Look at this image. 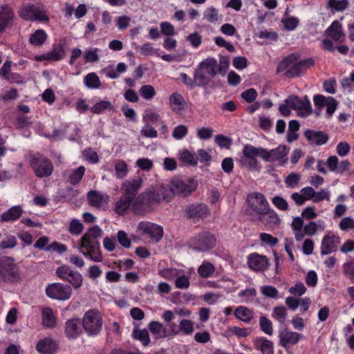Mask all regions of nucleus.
<instances>
[{
	"mask_svg": "<svg viewBox=\"0 0 354 354\" xmlns=\"http://www.w3.org/2000/svg\"><path fill=\"white\" fill-rule=\"evenodd\" d=\"M102 235V230L98 225L90 227L79 241V252L94 262H102L103 258L99 242Z\"/></svg>",
	"mask_w": 354,
	"mask_h": 354,
	"instance_id": "f257e3e1",
	"label": "nucleus"
},
{
	"mask_svg": "<svg viewBox=\"0 0 354 354\" xmlns=\"http://www.w3.org/2000/svg\"><path fill=\"white\" fill-rule=\"evenodd\" d=\"M198 187V182L193 178L183 180L174 177L170 180L167 193L170 194V201L174 196H187L193 193Z\"/></svg>",
	"mask_w": 354,
	"mask_h": 354,
	"instance_id": "f03ea898",
	"label": "nucleus"
},
{
	"mask_svg": "<svg viewBox=\"0 0 354 354\" xmlns=\"http://www.w3.org/2000/svg\"><path fill=\"white\" fill-rule=\"evenodd\" d=\"M257 157L263 160V147H255L250 144L245 145L239 163L241 167H245L250 170L259 171L261 167Z\"/></svg>",
	"mask_w": 354,
	"mask_h": 354,
	"instance_id": "7ed1b4c3",
	"label": "nucleus"
},
{
	"mask_svg": "<svg viewBox=\"0 0 354 354\" xmlns=\"http://www.w3.org/2000/svg\"><path fill=\"white\" fill-rule=\"evenodd\" d=\"M102 323L100 312L95 309H91L84 313L82 326L88 336H95L101 331Z\"/></svg>",
	"mask_w": 354,
	"mask_h": 354,
	"instance_id": "20e7f679",
	"label": "nucleus"
},
{
	"mask_svg": "<svg viewBox=\"0 0 354 354\" xmlns=\"http://www.w3.org/2000/svg\"><path fill=\"white\" fill-rule=\"evenodd\" d=\"M19 279V268L12 257H0V283L13 282Z\"/></svg>",
	"mask_w": 354,
	"mask_h": 354,
	"instance_id": "39448f33",
	"label": "nucleus"
},
{
	"mask_svg": "<svg viewBox=\"0 0 354 354\" xmlns=\"http://www.w3.org/2000/svg\"><path fill=\"white\" fill-rule=\"evenodd\" d=\"M19 15L22 19L28 21H47L49 19L46 14L44 6L41 3L22 6L19 11Z\"/></svg>",
	"mask_w": 354,
	"mask_h": 354,
	"instance_id": "423d86ee",
	"label": "nucleus"
},
{
	"mask_svg": "<svg viewBox=\"0 0 354 354\" xmlns=\"http://www.w3.org/2000/svg\"><path fill=\"white\" fill-rule=\"evenodd\" d=\"M29 162L35 174L39 178L48 177L53 171L51 161L41 154L37 153L30 156Z\"/></svg>",
	"mask_w": 354,
	"mask_h": 354,
	"instance_id": "0eeeda50",
	"label": "nucleus"
},
{
	"mask_svg": "<svg viewBox=\"0 0 354 354\" xmlns=\"http://www.w3.org/2000/svg\"><path fill=\"white\" fill-rule=\"evenodd\" d=\"M284 102L291 105L292 109L296 111L297 115L299 118H306L313 112L311 102L307 95L300 97L292 95L287 97Z\"/></svg>",
	"mask_w": 354,
	"mask_h": 354,
	"instance_id": "6e6552de",
	"label": "nucleus"
},
{
	"mask_svg": "<svg viewBox=\"0 0 354 354\" xmlns=\"http://www.w3.org/2000/svg\"><path fill=\"white\" fill-rule=\"evenodd\" d=\"M248 212L254 216H259L269 210L270 205L265 196L258 192L250 194L248 196Z\"/></svg>",
	"mask_w": 354,
	"mask_h": 354,
	"instance_id": "1a4fd4ad",
	"label": "nucleus"
},
{
	"mask_svg": "<svg viewBox=\"0 0 354 354\" xmlns=\"http://www.w3.org/2000/svg\"><path fill=\"white\" fill-rule=\"evenodd\" d=\"M288 153L289 148L285 145H279L270 150L263 147V160L276 163L278 166H284L288 162Z\"/></svg>",
	"mask_w": 354,
	"mask_h": 354,
	"instance_id": "9d476101",
	"label": "nucleus"
},
{
	"mask_svg": "<svg viewBox=\"0 0 354 354\" xmlns=\"http://www.w3.org/2000/svg\"><path fill=\"white\" fill-rule=\"evenodd\" d=\"M140 235L149 239L154 243L159 242L163 236V227L149 221H140L137 227Z\"/></svg>",
	"mask_w": 354,
	"mask_h": 354,
	"instance_id": "9b49d317",
	"label": "nucleus"
},
{
	"mask_svg": "<svg viewBox=\"0 0 354 354\" xmlns=\"http://www.w3.org/2000/svg\"><path fill=\"white\" fill-rule=\"evenodd\" d=\"M192 248L198 252H206L214 248L216 245V239L208 232H201L191 241Z\"/></svg>",
	"mask_w": 354,
	"mask_h": 354,
	"instance_id": "f8f14e48",
	"label": "nucleus"
},
{
	"mask_svg": "<svg viewBox=\"0 0 354 354\" xmlns=\"http://www.w3.org/2000/svg\"><path fill=\"white\" fill-rule=\"evenodd\" d=\"M252 221L258 225H263L267 230H274L278 227L281 219L277 213L269 207V210L266 211L259 216H254Z\"/></svg>",
	"mask_w": 354,
	"mask_h": 354,
	"instance_id": "ddd939ff",
	"label": "nucleus"
},
{
	"mask_svg": "<svg viewBox=\"0 0 354 354\" xmlns=\"http://www.w3.org/2000/svg\"><path fill=\"white\" fill-rule=\"evenodd\" d=\"M46 293L48 297L53 299L65 301L71 297L72 289L68 285L54 283L46 287Z\"/></svg>",
	"mask_w": 354,
	"mask_h": 354,
	"instance_id": "4468645a",
	"label": "nucleus"
},
{
	"mask_svg": "<svg viewBox=\"0 0 354 354\" xmlns=\"http://www.w3.org/2000/svg\"><path fill=\"white\" fill-rule=\"evenodd\" d=\"M142 194L147 202L148 201L151 206L159 204L162 200H165L167 202L170 201V194L167 193V187L164 185L156 189L144 192Z\"/></svg>",
	"mask_w": 354,
	"mask_h": 354,
	"instance_id": "2eb2a0df",
	"label": "nucleus"
},
{
	"mask_svg": "<svg viewBox=\"0 0 354 354\" xmlns=\"http://www.w3.org/2000/svg\"><path fill=\"white\" fill-rule=\"evenodd\" d=\"M247 264L254 272H264L268 268L269 259L266 255L252 252L247 257Z\"/></svg>",
	"mask_w": 354,
	"mask_h": 354,
	"instance_id": "dca6fc26",
	"label": "nucleus"
},
{
	"mask_svg": "<svg viewBox=\"0 0 354 354\" xmlns=\"http://www.w3.org/2000/svg\"><path fill=\"white\" fill-rule=\"evenodd\" d=\"M279 345L287 349L297 344L303 339V335L297 332L285 328L279 332Z\"/></svg>",
	"mask_w": 354,
	"mask_h": 354,
	"instance_id": "f3484780",
	"label": "nucleus"
},
{
	"mask_svg": "<svg viewBox=\"0 0 354 354\" xmlns=\"http://www.w3.org/2000/svg\"><path fill=\"white\" fill-rule=\"evenodd\" d=\"M315 106L326 108V117L330 118L337 109L338 102L333 97H326L323 95H315L313 96Z\"/></svg>",
	"mask_w": 354,
	"mask_h": 354,
	"instance_id": "a211bd4d",
	"label": "nucleus"
},
{
	"mask_svg": "<svg viewBox=\"0 0 354 354\" xmlns=\"http://www.w3.org/2000/svg\"><path fill=\"white\" fill-rule=\"evenodd\" d=\"M89 204L97 209L105 210L108 208L110 197L106 194L91 190L87 194Z\"/></svg>",
	"mask_w": 354,
	"mask_h": 354,
	"instance_id": "6ab92c4d",
	"label": "nucleus"
},
{
	"mask_svg": "<svg viewBox=\"0 0 354 354\" xmlns=\"http://www.w3.org/2000/svg\"><path fill=\"white\" fill-rule=\"evenodd\" d=\"M340 237L335 234H326L322 240L320 252L322 255L330 254L337 251L340 243Z\"/></svg>",
	"mask_w": 354,
	"mask_h": 354,
	"instance_id": "aec40b11",
	"label": "nucleus"
},
{
	"mask_svg": "<svg viewBox=\"0 0 354 354\" xmlns=\"http://www.w3.org/2000/svg\"><path fill=\"white\" fill-rule=\"evenodd\" d=\"M15 12L12 8L8 6H0V35L5 30L13 24Z\"/></svg>",
	"mask_w": 354,
	"mask_h": 354,
	"instance_id": "412c9836",
	"label": "nucleus"
},
{
	"mask_svg": "<svg viewBox=\"0 0 354 354\" xmlns=\"http://www.w3.org/2000/svg\"><path fill=\"white\" fill-rule=\"evenodd\" d=\"M66 55V50L62 44H53L52 49L48 53L41 55L38 59L40 61H54L62 60Z\"/></svg>",
	"mask_w": 354,
	"mask_h": 354,
	"instance_id": "4be33fe9",
	"label": "nucleus"
},
{
	"mask_svg": "<svg viewBox=\"0 0 354 354\" xmlns=\"http://www.w3.org/2000/svg\"><path fill=\"white\" fill-rule=\"evenodd\" d=\"M169 102L171 111L178 115H182L186 110L187 102L180 93H171L169 97Z\"/></svg>",
	"mask_w": 354,
	"mask_h": 354,
	"instance_id": "5701e85b",
	"label": "nucleus"
},
{
	"mask_svg": "<svg viewBox=\"0 0 354 354\" xmlns=\"http://www.w3.org/2000/svg\"><path fill=\"white\" fill-rule=\"evenodd\" d=\"M170 330V334L176 335L180 332L184 335H191L194 331V323L189 319H183L180 321L178 328L174 323L168 324Z\"/></svg>",
	"mask_w": 354,
	"mask_h": 354,
	"instance_id": "b1692460",
	"label": "nucleus"
},
{
	"mask_svg": "<svg viewBox=\"0 0 354 354\" xmlns=\"http://www.w3.org/2000/svg\"><path fill=\"white\" fill-rule=\"evenodd\" d=\"M314 64L313 59H306L299 62H292L290 69L286 73V77L293 78L301 74V73Z\"/></svg>",
	"mask_w": 354,
	"mask_h": 354,
	"instance_id": "393cba45",
	"label": "nucleus"
},
{
	"mask_svg": "<svg viewBox=\"0 0 354 354\" xmlns=\"http://www.w3.org/2000/svg\"><path fill=\"white\" fill-rule=\"evenodd\" d=\"M127 65L124 62H120L115 66L114 64H109L100 70V73L104 74L106 77L114 80L120 77L121 73L126 72Z\"/></svg>",
	"mask_w": 354,
	"mask_h": 354,
	"instance_id": "a878e982",
	"label": "nucleus"
},
{
	"mask_svg": "<svg viewBox=\"0 0 354 354\" xmlns=\"http://www.w3.org/2000/svg\"><path fill=\"white\" fill-rule=\"evenodd\" d=\"M131 209L135 214L144 216L150 211L151 205L141 193L133 201L132 200Z\"/></svg>",
	"mask_w": 354,
	"mask_h": 354,
	"instance_id": "bb28decb",
	"label": "nucleus"
},
{
	"mask_svg": "<svg viewBox=\"0 0 354 354\" xmlns=\"http://www.w3.org/2000/svg\"><path fill=\"white\" fill-rule=\"evenodd\" d=\"M82 323L78 318H72L65 324V334L69 339H76L82 333Z\"/></svg>",
	"mask_w": 354,
	"mask_h": 354,
	"instance_id": "cd10ccee",
	"label": "nucleus"
},
{
	"mask_svg": "<svg viewBox=\"0 0 354 354\" xmlns=\"http://www.w3.org/2000/svg\"><path fill=\"white\" fill-rule=\"evenodd\" d=\"M304 136L310 145H322L328 140V135L320 131L307 129Z\"/></svg>",
	"mask_w": 354,
	"mask_h": 354,
	"instance_id": "c85d7f7f",
	"label": "nucleus"
},
{
	"mask_svg": "<svg viewBox=\"0 0 354 354\" xmlns=\"http://www.w3.org/2000/svg\"><path fill=\"white\" fill-rule=\"evenodd\" d=\"M198 68L204 71L209 77H214L219 73L217 60L214 57H207L203 60L198 65Z\"/></svg>",
	"mask_w": 354,
	"mask_h": 354,
	"instance_id": "c756f323",
	"label": "nucleus"
},
{
	"mask_svg": "<svg viewBox=\"0 0 354 354\" xmlns=\"http://www.w3.org/2000/svg\"><path fill=\"white\" fill-rule=\"evenodd\" d=\"M142 184V178H137L131 180H125L122 183L121 189L125 194V196H130L133 198L141 187Z\"/></svg>",
	"mask_w": 354,
	"mask_h": 354,
	"instance_id": "7c9ffc66",
	"label": "nucleus"
},
{
	"mask_svg": "<svg viewBox=\"0 0 354 354\" xmlns=\"http://www.w3.org/2000/svg\"><path fill=\"white\" fill-rule=\"evenodd\" d=\"M186 213L189 218H203L209 214V209L204 204H192L187 207Z\"/></svg>",
	"mask_w": 354,
	"mask_h": 354,
	"instance_id": "2f4dec72",
	"label": "nucleus"
},
{
	"mask_svg": "<svg viewBox=\"0 0 354 354\" xmlns=\"http://www.w3.org/2000/svg\"><path fill=\"white\" fill-rule=\"evenodd\" d=\"M23 214L21 205H15L0 216V222H13L19 219Z\"/></svg>",
	"mask_w": 354,
	"mask_h": 354,
	"instance_id": "473e14b6",
	"label": "nucleus"
},
{
	"mask_svg": "<svg viewBox=\"0 0 354 354\" xmlns=\"http://www.w3.org/2000/svg\"><path fill=\"white\" fill-rule=\"evenodd\" d=\"M36 349L41 354H53L57 350V344L50 338H45L37 342Z\"/></svg>",
	"mask_w": 354,
	"mask_h": 354,
	"instance_id": "72a5a7b5",
	"label": "nucleus"
},
{
	"mask_svg": "<svg viewBox=\"0 0 354 354\" xmlns=\"http://www.w3.org/2000/svg\"><path fill=\"white\" fill-rule=\"evenodd\" d=\"M326 33L329 37L335 41H342L344 37L342 26L338 21H335L328 28Z\"/></svg>",
	"mask_w": 354,
	"mask_h": 354,
	"instance_id": "f704fd0d",
	"label": "nucleus"
},
{
	"mask_svg": "<svg viewBox=\"0 0 354 354\" xmlns=\"http://www.w3.org/2000/svg\"><path fill=\"white\" fill-rule=\"evenodd\" d=\"M325 228L324 221L319 220L317 221H310L308 223L304 225L303 235L313 236L316 234L319 230H324Z\"/></svg>",
	"mask_w": 354,
	"mask_h": 354,
	"instance_id": "c9c22d12",
	"label": "nucleus"
},
{
	"mask_svg": "<svg viewBox=\"0 0 354 354\" xmlns=\"http://www.w3.org/2000/svg\"><path fill=\"white\" fill-rule=\"evenodd\" d=\"M191 315V311L186 308H178L172 310H165L162 315L164 321L170 324V322L175 318V315L179 317H189Z\"/></svg>",
	"mask_w": 354,
	"mask_h": 354,
	"instance_id": "e433bc0d",
	"label": "nucleus"
},
{
	"mask_svg": "<svg viewBox=\"0 0 354 354\" xmlns=\"http://www.w3.org/2000/svg\"><path fill=\"white\" fill-rule=\"evenodd\" d=\"M86 169L84 166L66 171L68 176V181L72 185H77L80 183L84 176Z\"/></svg>",
	"mask_w": 354,
	"mask_h": 354,
	"instance_id": "4c0bfd02",
	"label": "nucleus"
},
{
	"mask_svg": "<svg viewBox=\"0 0 354 354\" xmlns=\"http://www.w3.org/2000/svg\"><path fill=\"white\" fill-rule=\"evenodd\" d=\"M132 204V197L130 196H122L116 202L115 212L118 215H124Z\"/></svg>",
	"mask_w": 354,
	"mask_h": 354,
	"instance_id": "58836bf2",
	"label": "nucleus"
},
{
	"mask_svg": "<svg viewBox=\"0 0 354 354\" xmlns=\"http://www.w3.org/2000/svg\"><path fill=\"white\" fill-rule=\"evenodd\" d=\"M254 345L262 354H274V344L272 341L264 337H259L255 340Z\"/></svg>",
	"mask_w": 354,
	"mask_h": 354,
	"instance_id": "ea45409f",
	"label": "nucleus"
},
{
	"mask_svg": "<svg viewBox=\"0 0 354 354\" xmlns=\"http://www.w3.org/2000/svg\"><path fill=\"white\" fill-rule=\"evenodd\" d=\"M149 330L156 339L164 338L168 336L166 328L163 324L159 322H151L149 324ZM170 334H169V335Z\"/></svg>",
	"mask_w": 354,
	"mask_h": 354,
	"instance_id": "a19ab883",
	"label": "nucleus"
},
{
	"mask_svg": "<svg viewBox=\"0 0 354 354\" xmlns=\"http://www.w3.org/2000/svg\"><path fill=\"white\" fill-rule=\"evenodd\" d=\"M48 39L47 33L41 29L32 32L29 37V43L34 46H42Z\"/></svg>",
	"mask_w": 354,
	"mask_h": 354,
	"instance_id": "79ce46f5",
	"label": "nucleus"
},
{
	"mask_svg": "<svg viewBox=\"0 0 354 354\" xmlns=\"http://www.w3.org/2000/svg\"><path fill=\"white\" fill-rule=\"evenodd\" d=\"M234 316L245 323H250L253 319V313L251 310L245 306H239L234 310Z\"/></svg>",
	"mask_w": 354,
	"mask_h": 354,
	"instance_id": "37998d69",
	"label": "nucleus"
},
{
	"mask_svg": "<svg viewBox=\"0 0 354 354\" xmlns=\"http://www.w3.org/2000/svg\"><path fill=\"white\" fill-rule=\"evenodd\" d=\"M297 57L296 55L291 54L288 57H285L281 62H279L277 68V73H283L284 76L286 77V73L290 69L292 62L297 61Z\"/></svg>",
	"mask_w": 354,
	"mask_h": 354,
	"instance_id": "c03bdc74",
	"label": "nucleus"
},
{
	"mask_svg": "<svg viewBox=\"0 0 354 354\" xmlns=\"http://www.w3.org/2000/svg\"><path fill=\"white\" fill-rule=\"evenodd\" d=\"M84 86L88 89H97L101 86V82L97 75L91 72L88 73L84 77Z\"/></svg>",
	"mask_w": 354,
	"mask_h": 354,
	"instance_id": "a18cd8bd",
	"label": "nucleus"
},
{
	"mask_svg": "<svg viewBox=\"0 0 354 354\" xmlns=\"http://www.w3.org/2000/svg\"><path fill=\"white\" fill-rule=\"evenodd\" d=\"M302 227H304L303 218L299 216L294 218L291 223V228L297 241H300L304 239Z\"/></svg>",
	"mask_w": 354,
	"mask_h": 354,
	"instance_id": "49530a36",
	"label": "nucleus"
},
{
	"mask_svg": "<svg viewBox=\"0 0 354 354\" xmlns=\"http://www.w3.org/2000/svg\"><path fill=\"white\" fill-rule=\"evenodd\" d=\"M215 271L216 268L214 265L207 261H203L197 270L198 275L202 278L212 277Z\"/></svg>",
	"mask_w": 354,
	"mask_h": 354,
	"instance_id": "de8ad7c7",
	"label": "nucleus"
},
{
	"mask_svg": "<svg viewBox=\"0 0 354 354\" xmlns=\"http://www.w3.org/2000/svg\"><path fill=\"white\" fill-rule=\"evenodd\" d=\"M349 6L348 0H328L327 8L332 12H343L347 9Z\"/></svg>",
	"mask_w": 354,
	"mask_h": 354,
	"instance_id": "09e8293b",
	"label": "nucleus"
},
{
	"mask_svg": "<svg viewBox=\"0 0 354 354\" xmlns=\"http://www.w3.org/2000/svg\"><path fill=\"white\" fill-rule=\"evenodd\" d=\"M42 323L47 328H53L55 326L56 318L53 311L50 308H46L42 310Z\"/></svg>",
	"mask_w": 354,
	"mask_h": 354,
	"instance_id": "8fccbe9b",
	"label": "nucleus"
},
{
	"mask_svg": "<svg viewBox=\"0 0 354 354\" xmlns=\"http://www.w3.org/2000/svg\"><path fill=\"white\" fill-rule=\"evenodd\" d=\"M100 49L94 47H89L85 49L83 57L85 63H96L100 60Z\"/></svg>",
	"mask_w": 354,
	"mask_h": 354,
	"instance_id": "3c124183",
	"label": "nucleus"
},
{
	"mask_svg": "<svg viewBox=\"0 0 354 354\" xmlns=\"http://www.w3.org/2000/svg\"><path fill=\"white\" fill-rule=\"evenodd\" d=\"M180 160L184 164L191 166H195L198 162L197 155L187 149H184L180 152Z\"/></svg>",
	"mask_w": 354,
	"mask_h": 354,
	"instance_id": "603ef678",
	"label": "nucleus"
},
{
	"mask_svg": "<svg viewBox=\"0 0 354 354\" xmlns=\"http://www.w3.org/2000/svg\"><path fill=\"white\" fill-rule=\"evenodd\" d=\"M106 110H114L113 105L109 100L100 101L96 102L92 107H91V111L94 114H101Z\"/></svg>",
	"mask_w": 354,
	"mask_h": 354,
	"instance_id": "864d4df0",
	"label": "nucleus"
},
{
	"mask_svg": "<svg viewBox=\"0 0 354 354\" xmlns=\"http://www.w3.org/2000/svg\"><path fill=\"white\" fill-rule=\"evenodd\" d=\"M132 336L135 339L139 340L145 346L150 344V337L147 329L136 328L132 332Z\"/></svg>",
	"mask_w": 354,
	"mask_h": 354,
	"instance_id": "5fc2aeb1",
	"label": "nucleus"
},
{
	"mask_svg": "<svg viewBox=\"0 0 354 354\" xmlns=\"http://www.w3.org/2000/svg\"><path fill=\"white\" fill-rule=\"evenodd\" d=\"M212 77H209L205 72L198 68L195 71L194 74V86H203L208 84L209 80Z\"/></svg>",
	"mask_w": 354,
	"mask_h": 354,
	"instance_id": "6e6d98bb",
	"label": "nucleus"
},
{
	"mask_svg": "<svg viewBox=\"0 0 354 354\" xmlns=\"http://www.w3.org/2000/svg\"><path fill=\"white\" fill-rule=\"evenodd\" d=\"M257 295V290L254 288H250L240 291L238 297L242 303H250L254 301Z\"/></svg>",
	"mask_w": 354,
	"mask_h": 354,
	"instance_id": "4d7b16f0",
	"label": "nucleus"
},
{
	"mask_svg": "<svg viewBox=\"0 0 354 354\" xmlns=\"http://www.w3.org/2000/svg\"><path fill=\"white\" fill-rule=\"evenodd\" d=\"M287 309L283 306H277L273 308L272 317L281 324L285 323L287 318Z\"/></svg>",
	"mask_w": 354,
	"mask_h": 354,
	"instance_id": "13d9d810",
	"label": "nucleus"
},
{
	"mask_svg": "<svg viewBox=\"0 0 354 354\" xmlns=\"http://www.w3.org/2000/svg\"><path fill=\"white\" fill-rule=\"evenodd\" d=\"M115 176L117 178H124L128 173L127 165L123 160H118L115 163Z\"/></svg>",
	"mask_w": 354,
	"mask_h": 354,
	"instance_id": "bf43d9fd",
	"label": "nucleus"
},
{
	"mask_svg": "<svg viewBox=\"0 0 354 354\" xmlns=\"http://www.w3.org/2000/svg\"><path fill=\"white\" fill-rule=\"evenodd\" d=\"M218 18V11L213 6L208 7L204 11L203 19L209 23L216 24Z\"/></svg>",
	"mask_w": 354,
	"mask_h": 354,
	"instance_id": "052dcab7",
	"label": "nucleus"
},
{
	"mask_svg": "<svg viewBox=\"0 0 354 354\" xmlns=\"http://www.w3.org/2000/svg\"><path fill=\"white\" fill-rule=\"evenodd\" d=\"M174 280L176 288L185 290L190 286L189 277L184 274L183 272L178 274Z\"/></svg>",
	"mask_w": 354,
	"mask_h": 354,
	"instance_id": "680f3d73",
	"label": "nucleus"
},
{
	"mask_svg": "<svg viewBox=\"0 0 354 354\" xmlns=\"http://www.w3.org/2000/svg\"><path fill=\"white\" fill-rule=\"evenodd\" d=\"M183 270H178L174 268H167L162 270H160L158 273L159 275L169 281L174 280L177 274L179 273H182Z\"/></svg>",
	"mask_w": 354,
	"mask_h": 354,
	"instance_id": "e2e57ef3",
	"label": "nucleus"
},
{
	"mask_svg": "<svg viewBox=\"0 0 354 354\" xmlns=\"http://www.w3.org/2000/svg\"><path fill=\"white\" fill-rule=\"evenodd\" d=\"M259 241L262 245L269 246L270 248L274 247L279 242L277 238L273 236L270 234L266 232L260 233Z\"/></svg>",
	"mask_w": 354,
	"mask_h": 354,
	"instance_id": "0e129e2a",
	"label": "nucleus"
},
{
	"mask_svg": "<svg viewBox=\"0 0 354 354\" xmlns=\"http://www.w3.org/2000/svg\"><path fill=\"white\" fill-rule=\"evenodd\" d=\"M188 134V127L185 124H178L174 128L172 137L176 140H180Z\"/></svg>",
	"mask_w": 354,
	"mask_h": 354,
	"instance_id": "69168bd1",
	"label": "nucleus"
},
{
	"mask_svg": "<svg viewBox=\"0 0 354 354\" xmlns=\"http://www.w3.org/2000/svg\"><path fill=\"white\" fill-rule=\"evenodd\" d=\"M139 93L142 98L146 100H151L156 95L154 88L149 84L142 86L139 90Z\"/></svg>",
	"mask_w": 354,
	"mask_h": 354,
	"instance_id": "338daca9",
	"label": "nucleus"
},
{
	"mask_svg": "<svg viewBox=\"0 0 354 354\" xmlns=\"http://www.w3.org/2000/svg\"><path fill=\"white\" fill-rule=\"evenodd\" d=\"M344 274L350 279H354V259H350L342 265Z\"/></svg>",
	"mask_w": 354,
	"mask_h": 354,
	"instance_id": "774afa93",
	"label": "nucleus"
}]
</instances>
